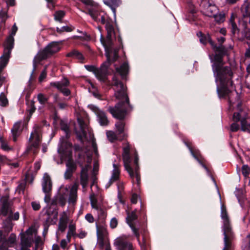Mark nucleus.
<instances>
[{
    "label": "nucleus",
    "instance_id": "1",
    "mask_svg": "<svg viewBox=\"0 0 250 250\" xmlns=\"http://www.w3.org/2000/svg\"><path fill=\"white\" fill-rule=\"evenodd\" d=\"M228 55V51L220 54H209V58L212 63L211 67L217 85L216 90L219 98H228L230 104L234 102L231 99V89L233 82L232 81L233 73L231 68L225 65L224 57Z\"/></svg>",
    "mask_w": 250,
    "mask_h": 250
},
{
    "label": "nucleus",
    "instance_id": "2",
    "mask_svg": "<svg viewBox=\"0 0 250 250\" xmlns=\"http://www.w3.org/2000/svg\"><path fill=\"white\" fill-rule=\"evenodd\" d=\"M121 89L115 91V96L119 101L114 107L109 106L108 111L112 116L119 120L115 124L116 132L119 136V141L126 139L127 137L124 120L125 118L128 108H132L129 99L126 93V87L121 84Z\"/></svg>",
    "mask_w": 250,
    "mask_h": 250
},
{
    "label": "nucleus",
    "instance_id": "3",
    "mask_svg": "<svg viewBox=\"0 0 250 250\" xmlns=\"http://www.w3.org/2000/svg\"><path fill=\"white\" fill-rule=\"evenodd\" d=\"M106 61L101 64L100 68L93 65H85L84 67L87 71L92 72L101 83L108 86H119L121 89V84H124V83L118 80L115 73L114 74L112 78V83L108 78V76L110 74L109 67L111 65V60L108 54H106Z\"/></svg>",
    "mask_w": 250,
    "mask_h": 250
},
{
    "label": "nucleus",
    "instance_id": "4",
    "mask_svg": "<svg viewBox=\"0 0 250 250\" xmlns=\"http://www.w3.org/2000/svg\"><path fill=\"white\" fill-rule=\"evenodd\" d=\"M221 217L223 221V231L224 235V247L223 250H229L232 246V241L234 238L226 206L223 204L221 207Z\"/></svg>",
    "mask_w": 250,
    "mask_h": 250
},
{
    "label": "nucleus",
    "instance_id": "5",
    "mask_svg": "<svg viewBox=\"0 0 250 250\" xmlns=\"http://www.w3.org/2000/svg\"><path fill=\"white\" fill-rule=\"evenodd\" d=\"M42 141V137L40 134L38 128L34 130L30 134L29 139V145L26 150L28 152H32L33 154L36 155L39 151L40 145Z\"/></svg>",
    "mask_w": 250,
    "mask_h": 250
},
{
    "label": "nucleus",
    "instance_id": "6",
    "mask_svg": "<svg viewBox=\"0 0 250 250\" xmlns=\"http://www.w3.org/2000/svg\"><path fill=\"white\" fill-rule=\"evenodd\" d=\"M197 36L200 38L201 43L204 45H206L209 43L211 46L214 53L212 54H220L226 51H228V49L226 46H217L216 44L212 40L210 35L209 34H205L202 32L197 33Z\"/></svg>",
    "mask_w": 250,
    "mask_h": 250
},
{
    "label": "nucleus",
    "instance_id": "7",
    "mask_svg": "<svg viewBox=\"0 0 250 250\" xmlns=\"http://www.w3.org/2000/svg\"><path fill=\"white\" fill-rule=\"evenodd\" d=\"M60 49L59 42H51L42 50L39 53L38 56V61L41 62L47 59L50 56L59 52Z\"/></svg>",
    "mask_w": 250,
    "mask_h": 250
},
{
    "label": "nucleus",
    "instance_id": "8",
    "mask_svg": "<svg viewBox=\"0 0 250 250\" xmlns=\"http://www.w3.org/2000/svg\"><path fill=\"white\" fill-rule=\"evenodd\" d=\"M73 144L64 138H61L59 144L58 152L62 155L65 159H70L73 158Z\"/></svg>",
    "mask_w": 250,
    "mask_h": 250
},
{
    "label": "nucleus",
    "instance_id": "9",
    "mask_svg": "<svg viewBox=\"0 0 250 250\" xmlns=\"http://www.w3.org/2000/svg\"><path fill=\"white\" fill-rule=\"evenodd\" d=\"M130 151V146L129 143H127L126 145L123 148L122 157L125 169L127 171L129 176L133 178L134 172L132 167L133 162H132Z\"/></svg>",
    "mask_w": 250,
    "mask_h": 250
},
{
    "label": "nucleus",
    "instance_id": "10",
    "mask_svg": "<svg viewBox=\"0 0 250 250\" xmlns=\"http://www.w3.org/2000/svg\"><path fill=\"white\" fill-rule=\"evenodd\" d=\"M101 23L105 25V28L107 32L106 40L109 44L112 43V35H115V29L113 26V21L111 18L108 16L104 17L102 16L101 18Z\"/></svg>",
    "mask_w": 250,
    "mask_h": 250
},
{
    "label": "nucleus",
    "instance_id": "11",
    "mask_svg": "<svg viewBox=\"0 0 250 250\" xmlns=\"http://www.w3.org/2000/svg\"><path fill=\"white\" fill-rule=\"evenodd\" d=\"M88 13L96 22H101V18L102 16L106 18L108 17L106 13L101 9V7L96 4L89 8Z\"/></svg>",
    "mask_w": 250,
    "mask_h": 250
},
{
    "label": "nucleus",
    "instance_id": "12",
    "mask_svg": "<svg viewBox=\"0 0 250 250\" xmlns=\"http://www.w3.org/2000/svg\"><path fill=\"white\" fill-rule=\"evenodd\" d=\"M132 167L133 169L134 177L132 178L130 176V177L132 180V183L134 184L136 182L137 185L139 186L141 182V177L139 172V156L137 152H135L134 153V158Z\"/></svg>",
    "mask_w": 250,
    "mask_h": 250
},
{
    "label": "nucleus",
    "instance_id": "13",
    "mask_svg": "<svg viewBox=\"0 0 250 250\" xmlns=\"http://www.w3.org/2000/svg\"><path fill=\"white\" fill-rule=\"evenodd\" d=\"M66 169L64 174L65 179H70L77 168V163L72 158L67 159L65 163Z\"/></svg>",
    "mask_w": 250,
    "mask_h": 250
},
{
    "label": "nucleus",
    "instance_id": "14",
    "mask_svg": "<svg viewBox=\"0 0 250 250\" xmlns=\"http://www.w3.org/2000/svg\"><path fill=\"white\" fill-rule=\"evenodd\" d=\"M93 109L96 113L98 121L102 126H107L109 124V121L104 112L100 110L97 107L93 106Z\"/></svg>",
    "mask_w": 250,
    "mask_h": 250
},
{
    "label": "nucleus",
    "instance_id": "15",
    "mask_svg": "<svg viewBox=\"0 0 250 250\" xmlns=\"http://www.w3.org/2000/svg\"><path fill=\"white\" fill-rule=\"evenodd\" d=\"M113 170L112 171L111 177L106 185V188H107L111 186V185L119 179L120 174V166L118 165L113 164Z\"/></svg>",
    "mask_w": 250,
    "mask_h": 250
},
{
    "label": "nucleus",
    "instance_id": "16",
    "mask_svg": "<svg viewBox=\"0 0 250 250\" xmlns=\"http://www.w3.org/2000/svg\"><path fill=\"white\" fill-rule=\"evenodd\" d=\"M115 243L118 246L119 250H133L132 243L126 239L119 238L116 240Z\"/></svg>",
    "mask_w": 250,
    "mask_h": 250
},
{
    "label": "nucleus",
    "instance_id": "17",
    "mask_svg": "<svg viewBox=\"0 0 250 250\" xmlns=\"http://www.w3.org/2000/svg\"><path fill=\"white\" fill-rule=\"evenodd\" d=\"M22 121L17 122L14 124L11 129L13 140L15 142L17 141L18 137L22 131Z\"/></svg>",
    "mask_w": 250,
    "mask_h": 250
},
{
    "label": "nucleus",
    "instance_id": "18",
    "mask_svg": "<svg viewBox=\"0 0 250 250\" xmlns=\"http://www.w3.org/2000/svg\"><path fill=\"white\" fill-rule=\"evenodd\" d=\"M129 65L127 62H124L120 67L115 68L116 72L121 76L123 80H126L127 75L129 73Z\"/></svg>",
    "mask_w": 250,
    "mask_h": 250
},
{
    "label": "nucleus",
    "instance_id": "19",
    "mask_svg": "<svg viewBox=\"0 0 250 250\" xmlns=\"http://www.w3.org/2000/svg\"><path fill=\"white\" fill-rule=\"evenodd\" d=\"M42 183V190L44 193H50L52 190V183L50 176L44 174Z\"/></svg>",
    "mask_w": 250,
    "mask_h": 250
},
{
    "label": "nucleus",
    "instance_id": "20",
    "mask_svg": "<svg viewBox=\"0 0 250 250\" xmlns=\"http://www.w3.org/2000/svg\"><path fill=\"white\" fill-rule=\"evenodd\" d=\"M66 56L68 58H72L79 60L81 63H83L85 58L83 54L76 49H73L68 53Z\"/></svg>",
    "mask_w": 250,
    "mask_h": 250
},
{
    "label": "nucleus",
    "instance_id": "21",
    "mask_svg": "<svg viewBox=\"0 0 250 250\" xmlns=\"http://www.w3.org/2000/svg\"><path fill=\"white\" fill-rule=\"evenodd\" d=\"M50 85L57 88L64 96H68L71 94V91L66 87H61L60 82H51Z\"/></svg>",
    "mask_w": 250,
    "mask_h": 250
},
{
    "label": "nucleus",
    "instance_id": "22",
    "mask_svg": "<svg viewBox=\"0 0 250 250\" xmlns=\"http://www.w3.org/2000/svg\"><path fill=\"white\" fill-rule=\"evenodd\" d=\"M229 27L230 29L232 36L236 37L240 32V29L238 28L237 24L234 21V18L232 16L229 20Z\"/></svg>",
    "mask_w": 250,
    "mask_h": 250
},
{
    "label": "nucleus",
    "instance_id": "23",
    "mask_svg": "<svg viewBox=\"0 0 250 250\" xmlns=\"http://www.w3.org/2000/svg\"><path fill=\"white\" fill-rule=\"evenodd\" d=\"M104 3L110 7L114 15L116 14V9L121 3V0H104Z\"/></svg>",
    "mask_w": 250,
    "mask_h": 250
},
{
    "label": "nucleus",
    "instance_id": "24",
    "mask_svg": "<svg viewBox=\"0 0 250 250\" xmlns=\"http://www.w3.org/2000/svg\"><path fill=\"white\" fill-rule=\"evenodd\" d=\"M14 38L12 36H9L7 37L6 41L4 42V51L8 50L9 52L11 53V50L14 47Z\"/></svg>",
    "mask_w": 250,
    "mask_h": 250
},
{
    "label": "nucleus",
    "instance_id": "25",
    "mask_svg": "<svg viewBox=\"0 0 250 250\" xmlns=\"http://www.w3.org/2000/svg\"><path fill=\"white\" fill-rule=\"evenodd\" d=\"M192 155L199 162V163L206 170V171L208 173H209V170L204 163V159L201 155L199 151L198 150H195V152L192 154Z\"/></svg>",
    "mask_w": 250,
    "mask_h": 250
},
{
    "label": "nucleus",
    "instance_id": "26",
    "mask_svg": "<svg viewBox=\"0 0 250 250\" xmlns=\"http://www.w3.org/2000/svg\"><path fill=\"white\" fill-rule=\"evenodd\" d=\"M58 208L57 207L55 208L51 207L49 208L46 211V214L48 217L45 220V224L48 225L53 223V219L51 218V216L54 215L55 212L56 211H58Z\"/></svg>",
    "mask_w": 250,
    "mask_h": 250
},
{
    "label": "nucleus",
    "instance_id": "27",
    "mask_svg": "<svg viewBox=\"0 0 250 250\" xmlns=\"http://www.w3.org/2000/svg\"><path fill=\"white\" fill-rule=\"evenodd\" d=\"M10 54L11 53L9 52V51L3 50V55L0 57V65H2L4 67L7 65L10 57Z\"/></svg>",
    "mask_w": 250,
    "mask_h": 250
},
{
    "label": "nucleus",
    "instance_id": "28",
    "mask_svg": "<svg viewBox=\"0 0 250 250\" xmlns=\"http://www.w3.org/2000/svg\"><path fill=\"white\" fill-rule=\"evenodd\" d=\"M137 210L135 209L130 213H127V216L126 218V222L127 224H134L133 222L138 219V216L136 214Z\"/></svg>",
    "mask_w": 250,
    "mask_h": 250
},
{
    "label": "nucleus",
    "instance_id": "29",
    "mask_svg": "<svg viewBox=\"0 0 250 250\" xmlns=\"http://www.w3.org/2000/svg\"><path fill=\"white\" fill-rule=\"evenodd\" d=\"M89 180V175L88 173L81 172H80V183L83 188L87 187Z\"/></svg>",
    "mask_w": 250,
    "mask_h": 250
},
{
    "label": "nucleus",
    "instance_id": "30",
    "mask_svg": "<svg viewBox=\"0 0 250 250\" xmlns=\"http://www.w3.org/2000/svg\"><path fill=\"white\" fill-rule=\"evenodd\" d=\"M241 130L243 131H247L250 133V122L246 118H243L241 120Z\"/></svg>",
    "mask_w": 250,
    "mask_h": 250
},
{
    "label": "nucleus",
    "instance_id": "31",
    "mask_svg": "<svg viewBox=\"0 0 250 250\" xmlns=\"http://www.w3.org/2000/svg\"><path fill=\"white\" fill-rule=\"evenodd\" d=\"M9 209V203L7 199L4 200L2 204V206L0 208L1 213L4 216L7 215Z\"/></svg>",
    "mask_w": 250,
    "mask_h": 250
},
{
    "label": "nucleus",
    "instance_id": "32",
    "mask_svg": "<svg viewBox=\"0 0 250 250\" xmlns=\"http://www.w3.org/2000/svg\"><path fill=\"white\" fill-rule=\"evenodd\" d=\"M77 197V186L75 187L73 186L71 190V192L69 197V202L71 203H75L76 201Z\"/></svg>",
    "mask_w": 250,
    "mask_h": 250
},
{
    "label": "nucleus",
    "instance_id": "33",
    "mask_svg": "<svg viewBox=\"0 0 250 250\" xmlns=\"http://www.w3.org/2000/svg\"><path fill=\"white\" fill-rule=\"evenodd\" d=\"M37 98L39 103L42 105H44L45 104H47L49 106L53 105L52 103L48 102L49 97H45L44 95L42 93L39 94Z\"/></svg>",
    "mask_w": 250,
    "mask_h": 250
},
{
    "label": "nucleus",
    "instance_id": "34",
    "mask_svg": "<svg viewBox=\"0 0 250 250\" xmlns=\"http://www.w3.org/2000/svg\"><path fill=\"white\" fill-rule=\"evenodd\" d=\"M67 227V218L66 217L60 218L59 223V230L61 232H63Z\"/></svg>",
    "mask_w": 250,
    "mask_h": 250
},
{
    "label": "nucleus",
    "instance_id": "35",
    "mask_svg": "<svg viewBox=\"0 0 250 250\" xmlns=\"http://www.w3.org/2000/svg\"><path fill=\"white\" fill-rule=\"evenodd\" d=\"M106 136L111 142H114L115 141L119 140V136L118 133L116 134L112 131H107Z\"/></svg>",
    "mask_w": 250,
    "mask_h": 250
},
{
    "label": "nucleus",
    "instance_id": "36",
    "mask_svg": "<svg viewBox=\"0 0 250 250\" xmlns=\"http://www.w3.org/2000/svg\"><path fill=\"white\" fill-rule=\"evenodd\" d=\"M16 241V236L14 233L10 234V236L7 239H5L4 242L6 245H8V247H12Z\"/></svg>",
    "mask_w": 250,
    "mask_h": 250
},
{
    "label": "nucleus",
    "instance_id": "37",
    "mask_svg": "<svg viewBox=\"0 0 250 250\" xmlns=\"http://www.w3.org/2000/svg\"><path fill=\"white\" fill-rule=\"evenodd\" d=\"M21 247H31V243L30 240L27 237L25 236L24 234H21Z\"/></svg>",
    "mask_w": 250,
    "mask_h": 250
},
{
    "label": "nucleus",
    "instance_id": "38",
    "mask_svg": "<svg viewBox=\"0 0 250 250\" xmlns=\"http://www.w3.org/2000/svg\"><path fill=\"white\" fill-rule=\"evenodd\" d=\"M98 211V215L100 219L102 221V223L105 221V220L107 216V212L105 209L101 207L99 209L97 210Z\"/></svg>",
    "mask_w": 250,
    "mask_h": 250
},
{
    "label": "nucleus",
    "instance_id": "39",
    "mask_svg": "<svg viewBox=\"0 0 250 250\" xmlns=\"http://www.w3.org/2000/svg\"><path fill=\"white\" fill-rule=\"evenodd\" d=\"M65 15L64 11L62 10L57 11L54 14V19L55 21H61Z\"/></svg>",
    "mask_w": 250,
    "mask_h": 250
},
{
    "label": "nucleus",
    "instance_id": "40",
    "mask_svg": "<svg viewBox=\"0 0 250 250\" xmlns=\"http://www.w3.org/2000/svg\"><path fill=\"white\" fill-rule=\"evenodd\" d=\"M90 200L91 205L93 208H94L97 210L101 207L100 206H99L97 205V200L94 197V194L90 195Z\"/></svg>",
    "mask_w": 250,
    "mask_h": 250
},
{
    "label": "nucleus",
    "instance_id": "41",
    "mask_svg": "<svg viewBox=\"0 0 250 250\" xmlns=\"http://www.w3.org/2000/svg\"><path fill=\"white\" fill-rule=\"evenodd\" d=\"M242 10L244 12V16L250 18L249 23L250 24V2L244 5L242 7Z\"/></svg>",
    "mask_w": 250,
    "mask_h": 250
},
{
    "label": "nucleus",
    "instance_id": "42",
    "mask_svg": "<svg viewBox=\"0 0 250 250\" xmlns=\"http://www.w3.org/2000/svg\"><path fill=\"white\" fill-rule=\"evenodd\" d=\"M77 164H79V166L81 167V172L88 173V170L91 167L89 164H86L83 166V162L79 160L77 161Z\"/></svg>",
    "mask_w": 250,
    "mask_h": 250
},
{
    "label": "nucleus",
    "instance_id": "43",
    "mask_svg": "<svg viewBox=\"0 0 250 250\" xmlns=\"http://www.w3.org/2000/svg\"><path fill=\"white\" fill-rule=\"evenodd\" d=\"M138 241L141 248V250H149L150 245L145 238H143L142 243H141L139 240H138Z\"/></svg>",
    "mask_w": 250,
    "mask_h": 250
},
{
    "label": "nucleus",
    "instance_id": "44",
    "mask_svg": "<svg viewBox=\"0 0 250 250\" xmlns=\"http://www.w3.org/2000/svg\"><path fill=\"white\" fill-rule=\"evenodd\" d=\"M120 49V48H116L114 50V53H113V58L111 59L110 58V60H111V64L112 63H114L119 58V54H118V52H119V49ZM108 54L109 55V53L108 52H107L106 51V54L105 55L106 56V54ZM110 58H111L110 57Z\"/></svg>",
    "mask_w": 250,
    "mask_h": 250
},
{
    "label": "nucleus",
    "instance_id": "45",
    "mask_svg": "<svg viewBox=\"0 0 250 250\" xmlns=\"http://www.w3.org/2000/svg\"><path fill=\"white\" fill-rule=\"evenodd\" d=\"M73 29H74V28H72L71 27L68 26H63L60 28L59 27H57L56 31L58 33H61L64 31L67 32H71L73 30Z\"/></svg>",
    "mask_w": 250,
    "mask_h": 250
},
{
    "label": "nucleus",
    "instance_id": "46",
    "mask_svg": "<svg viewBox=\"0 0 250 250\" xmlns=\"http://www.w3.org/2000/svg\"><path fill=\"white\" fill-rule=\"evenodd\" d=\"M211 4L212 3L209 0H203L201 3V6L206 11L208 9L211 8Z\"/></svg>",
    "mask_w": 250,
    "mask_h": 250
},
{
    "label": "nucleus",
    "instance_id": "47",
    "mask_svg": "<svg viewBox=\"0 0 250 250\" xmlns=\"http://www.w3.org/2000/svg\"><path fill=\"white\" fill-rule=\"evenodd\" d=\"M8 104V100L3 94L1 93L0 95V105L2 106H6Z\"/></svg>",
    "mask_w": 250,
    "mask_h": 250
},
{
    "label": "nucleus",
    "instance_id": "48",
    "mask_svg": "<svg viewBox=\"0 0 250 250\" xmlns=\"http://www.w3.org/2000/svg\"><path fill=\"white\" fill-rule=\"evenodd\" d=\"M242 173L244 176H248L250 173V168L248 165H243L242 167Z\"/></svg>",
    "mask_w": 250,
    "mask_h": 250
},
{
    "label": "nucleus",
    "instance_id": "49",
    "mask_svg": "<svg viewBox=\"0 0 250 250\" xmlns=\"http://www.w3.org/2000/svg\"><path fill=\"white\" fill-rule=\"evenodd\" d=\"M69 234H71L72 236H76V226L75 225L70 224L68 227V232Z\"/></svg>",
    "mask_w": 250,
    "mask_h": 250
},
{
    "label": "nucleus",
    "instance_id": "50",
    "mask_svg": "<svg viewBox=\"0 0 250 250\" xmlns=\"http://www.w3.org/2000/svg\"><path fill=\"white\" fill-rule=\"evenodd\" d=\"M61 129L64 131V132L70 130L69 125L64 123L62 120L60 122Z\"/></svg>",
    "mask_w": 250,
    "mask_h": 250
},
{
    "label": "nucleus",
    "instance_id": "51",
    "mask_svg": "<svg viewBox=\"0 0 250 250\" xmlns=\"http://www.w3.org/2000/svg\"><path fill=\"white\" fill-rule=\"evenodd\" d=\"M128 226L130 227L132 230L133 231L134 234L136 236V237L138 238L139 240L140 234L138 232V229L136 228L135 225L134 224H128Z\"/></svg>",
    "mask_w": 250,
    "mask_h": 250
},
{
    "label": "nucleus",
    "instance_id": "52",
    "mask_svg": "<svg viewBox=\"0 0 250 250\" xmlns=\"http://www.w3.org/2000/svg\"><path fill=\"white\" fill-rule=\"evenodd\" d=\"M210 8L206 10L205 12V14L209 17H211L212 16V14L213 12V11H214L216 9V6L214 4H211V6H210Z\"/></svg>",
    "mask_w": 250,
    "mask_h": 250
},
{
    "label": "nucleus",
    "instance_id": "53",
    "mask_svg": "<svg viewBox=\"0 0 250 250\" xmlns=\"http://www.w3.org/2000/svg\"><path fill=\"white\" fill-rule=\"evenodd\" d=\"M118 224V221L117 218L113 217L110 220V227L112 229H115L117 227Z\"/></svg>",
    "mask_w": 250,
    "mask_h": 250
},
{
    "label": "nucleus",
    "instance_id": "54",
    "mask_svg": "<svg viewBox=\"0 0 250 250\" xmlns=\"http://www.w3.org/2000/svg\"><path fill=\"white\" fill-rule=\"evenodd\" d=\"M237 123L234 122L230 125V131L231 132H236L239 129V125Z\"/></svg>",
    "mask_w": 250,
    "mask_h": 250
},
{
    "label": "nucleus",
    "instance_id": "55",
    "mask_svg": "<svg viewBox=\"0 0 250 250\" xmlns=\"http://www.w3.org/2000/svg\"><path fill=\"white\" fill-rule=\"evenodd\" d=\"M241 116L239 112H234L233 115L232 119L234 122H241L242 119H241Z\"/></svg>",
    "mask_w": 250,
    "mask_h": 250
},
{
    "label": "nucleus",
    "instance_id": "56",
    "mask_svg": "<svg viewBox=\"0 0 250 250\" xmlns=\"http://www.w3.org/2000/svg\"><path fill=\"white\" fill-rule=\"evenodd\" d=\"M239 40L241 41H243L244 40V38L247 39L249 40L250 42V29L246 30L244 32V37L242 38H239L238 37H237Z\"/></svg>",
    "mask_w": 250,
    "mask_h": 250
},
{
    "label": "nucleus",
    "instance_id": "57",
    "mask_svg": "<svg viewBox=\"0 0 250 250\" xmlns=\"http://www.w3.org/2000/svg\"><path fill=\"white\" fill-rule=\"evenodd\" d=\"M46 68L45 67L44 69L42 71L40 77L39 78V82L41 83L46 77L47 73L46 70Z\"/></svg>",
    "mask_w": 250,
    "mask_h": 250
},
{
    "label": "nucleus",
    "instance_id": "58",
    "mask_svg": "<svg viewBox=\"0 0 250 250\" xmlns=\"http://www.w3.org/2000/svg\"><path fill=\"white\" fill-rule=\"evenodd\" d=\"M75 133L77 136V139L79 141H80V142H81V143L82 144H84V140H83L84 137L82 135V134L81 133V132L79 131L76 130Z\"/></svg>",
    "mask_w": 250,
    "mask_h": 250
},
{
    "label": "nucleus",
    "instance_id": "59",
    "mask_svg": "<svg viewBox=\"0 0 250 250\" xmlns=\"http://www.w3.org/2000/svg\"><path fill=\"white\" fill-rule=\"evenodd\" d=\"M36 109V108L34 105V102L33 101H32L31 103V107L30 109L29 110V119H30L32 114L35 111Z\"/></svg>",
    "mask_w": 250,
    "mask_h": 250
},
{
    "label": "nucleus",
    "instance_id": "60",
    "mask_svg": "<svg viewBox=\"0 0 250 250\" xmlns=\"http://www.w3.org/2000/svg\"><path fill=\"white\" fill-rule=\"evenodd\" d=\"M61 87H67L69 85L70 82L66 78H64L62 82H60Z\"/></svg>",
    "mask_w": 250,
    "mask_h": 250
},
{
    "label": "nucleus",
    "instance_id": "61",
    "mask_svg": "<svg viewBox=\"0 0 250 250\" xmlns=\"http://www.w3.org/2000/svg\"><path fill=\"white\" fill-rule=\"evenodd\" d=\"M73 148H74L75 152L79 151L82 152L83 151V147L78 144H75L73 145Z\"/></svg>",
    "mask_w": 250,
    "mask_h": 250
},
{
    "label": "nucleus",
    "instance_id": "62",
    "mask_svg": "<svg viewBox=\"0 0 250 250\" xmlns=\"http://www.w3.org/2000/svg\"><path fill=\"white\" fill-rule=\"evenodd\" d=\"M31 206L33 210L35 211L39 210L41 208V206L39 203L37 202H32L31 203Z\"/></svg>",
    "mask_w": 250,
    "mask_h": 250
},
{
    "label": "nucleus",
    "instance_id": "63",
    "mask_svg": "<svg viewBox=\"0 0 250 250\" xmlns=\"http://www.w3.org/2000/svg\"><path fill=\"white\" fill-rule=\"evenodd\" d=\"M246 43L248 45V48L246 49L245 53V57L246 58H250V42H247Z\"/></svg>",
    "mask_w": 250,
    "mask_h": 250
},
{
    "label": "nucleus",
    "instance_id": "64",
    "mask_svg": "<svg viewBox=\"0 0 250 250\" xmlns=\"http://www.w3.org/2000/svg\"><path fill=\"white\" fill-rule=\"evenodd\" d=\"M85 219L89 223H92L94 221V219L92 215L90 213H87L85 216Z\"/></svg>",
    "mask_w": 250,
    "mask_h": 250
}]
</instances>
